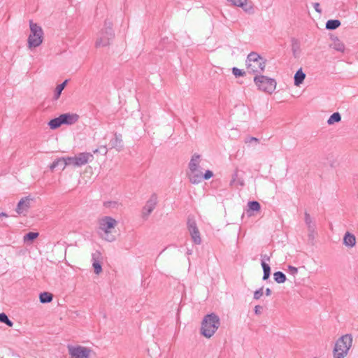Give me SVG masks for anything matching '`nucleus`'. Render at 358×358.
Masks as SVG:
<instances>
[{
    "mask_svg": "<svg viewBox=\"0 0 358 358\" xmlns=\"http://www.w3.org/2000/svg\"><path fill=\"white\" fill-rule=\"evenodd\" d=\"M99 150H100V152L102 154V155H106L107 152H108V150L106 148V146H101L99 148Z\"/></svg>",
    "mask_w": 358,
    "mask_h": 358,
    "instance_id": "obj_48",
    "label": "nucleus"
},
{
    "mask_svg": "<svg viewBox=\"0 0 358 358\" xmlns=\"http://www.w3.org/2000/svg\"><path fill=\"white\" fill-rule=\"evenodd\" d=\"M246 66L249 73H262L264 71L266 60L256 52H251L247 57Z\"/></svg>",
    "mask_w": 358,
    "mask_h": 358,
    "instance_id": "obj_3",
    "label": "nucleus"
},
{
    "mask_svg": "<svg viewBox=\"0 0 358 358\" xmlns=\"http://www.w3.org/2000/svg\"><path fill=\"white\" fill-rule=\"evenodd\" d=\"M62 118L60 115L58 117L53 118L48 122V126L51 129H56L62 125Z\"/></svg>",
    "mask_w": 358,
    "mask_h": 358,
    "instance_id": "obj_27",
    "label": "nucleus"
},
{
    "mask_svg": "<svg viewBox=\"0 0 358 358\" xmlns=\"http://www.w3.org/2000/svg\"><path fill=\"white\" fill-rule=\"evenodd\" d=\"M230 185L231 186H233V185L238 186V185H239V186H241V187L245 185L244 180L243 178L238 177V169H236L235 172L232 175V179L230 181Z\"/></svg>",
    "mask_w": 358,
    "mask_h": 358,
    "instance_id": "obj_20",
    "label": "nucleus"
},
{
    "mask_svg": "<svg viewBox=\"0 0 358 358\" xmlns=\"http://www.w3.org/2000/svg\"><path fill=\"white\" fill-rule=\"evenodd\" d=\"M313 6L315 8V11L320 14L322 13V9L320 8V5L317 2L313 3Z\"/></svg>",
    "mask_w": 358,
    "mask_h": 358,
    "instance_id": "obj_45",
    "label": "nucleus"
},
{
    "mask_svg": "<svg viewBox=\"0 0 358 358\" xmlns=\"http://www.w3.org/2000/svg\"><path fill=\"white\" fill-rule=\"evenodd\" d=\"M193 120H194V122H197V119H196V117H193Z\"/></svg>",
    "mask_w": 358,
    "mask_h": 358,
    "instance_id": "obj_52",
    "label": "nucleus"
},
{
    "mask_svg": "<svg viewBox=\"0 0 358 358\" xmlns=\"http://www.w3.org/2000/svg\"><path fill=\"white\" fill-rule=\"evenodd\" d=\"M243 6H241L245 13L248 14H253L255 13L254 5L252 2L248 3V0L243 3Z\"/></svg>",
    "mask_w": 358,
    "mask_h": 358,
    "instance_id": "obj_31",
    "label": "nucleus"
},
{
    "mask_svg": "<svg viewBox=\"0 0 358 358\" xmlns=\"http://www.w3.org/2000/svg\"><path fill=\"white\" fill-rule=\"evenodd\" d=\"M341 120V115L338 112H335L327 120V124L329 125L334 124V123L339 122Z\"/></svg>",
    "mask_w": 358,
    "mask_h": 358,
    "instance_id": "obj_30",
    "label": "nucleus"
},
{
    "mask_svg": "<svg viewBox=\"0 0 358 358\" xmlns=\"http://www.w3.org/2000/svg\"><path fill=\"white\" fill-rule=\"evenodd\" d=\"M187 224L193 242L195 244L200 245L201 243V238L195 220L188 218Z\"/></svg>",
    "mask_w": 358,
    "mask_h": 358,
    "instance_id": "obj_9",
    "label": "nucleus"
},
{
    "mask_svg": "<svg viewBox=\"0 0 358 358\" xmlns=\"http://www.w3.org/2000/svg\"><path fill=\"white\" fill-rule=\"evenodd\" d=\"M248 209L247 210V213L249 214V215H251L250 213V211L252 212H257L261 209L260 203L257 201H250L248 203Z\"/></svg>",
    "mask_w": 358,
    "mask_h": 358,
    "instance_id": "obj_23",
    "label": "nucleus"
},
{
    "mask_svg": "<svg viewBox=\"0 0 358 358\" xmlns=\"http://www.w3.org/2000/svg\"><path fill=\"white\" fill-rule=\"evenodd\" d=\"M220 324V317L215 313L207 314L201 322V334L206 338H209L216 332Z\"/></svg>",
    "mask_w": 358,
    "mask_h": 358,
    "instance_id": "obj_1",
    "label": "nucleus"
},
{
    "mask_svg": "<svg viewBox=\"0 0 358 358\" xmlns=\"http://www.w3.org/2000/svg\"><path fill=\"white\" fill-rule=\"evenodd\" d=\"M117 224V221L110 216H105L99 220V229L103 232H110Z\"/></svg>",
    "mask_w": 358,
    "mask_h": 358,
    "instance_id": "obj_10",
    "label": "nucleus"
},
{
    "mask_svg": "<svg viewBox=\"0 0 358 358\" xmlns=\"http://www.w3.org/2000/svg\"><path fill=\"white\" fill-rule=\"evenodd\" d=\"M292 52L294 58H298L301 52L300 42L297 38H292Z\"/></svg>",
    "mask_w": 358,
    "mask_h": 358,
    "instance_id": "obj_18",
    "label": "nucleus"
},
{
    "mask_svg": "<svg viewBox=\"0 0 358 358\" xmlns=\"http://www.w3.org/2000/svg\"><path fill=\"white\" fill-rule=\"evenodd\" d=\"M98 152H100L99 148H97V149H95L94 150H93L94 154H96Z\"/></svg>",
    "mask_w": 358,
    "mask_h": 358,
    "instance_id": "obj_51",
    "label": "nucleus"
},
{
    "mask_svg": "<svg viewBox=\"0 0 358 358\" xmlns=\"http://www.w3.org/2000/svg\"><path fill=\"white\" fill-rule=\"evenodd\" d=\"M64 163V157L58 158L55 160L52 164L50 166V170L53 171L55 168L60 166L62 168Z\"/></svg>",
    "mask_w": 358,
    "mask_h": 358,
    "instance_id": "obj_34",
    "label": "nucleus"
},
{
    "mask_svg": "<svg viewBox=\"0 0 358 358\" xmlns=\"http://www.w3.org/2000/svg\"><path fill=\"white\" fill-rule=\"evenodd\" d=\"M39 236V233L30 231L24 236L23 241L27 243H31Z\"/></svg>",
    "mask_w": 358,
    "mask_h": 358,
    "instance_id": "obj_25",
    "label": "nucleus"
},
{
    "mask_svg": "<svg viewBox=\"0 0 358 358\" xmlns=\"http://www.w3.org/2000/svg\"><path fill=\"white\" fill-rule=\"evenodd\" d=\"M69 352L71 358H89L91 350L82 346H69Z\"/></svg>",
    "mask_w": 358,
    "mask_h": 358,
    "instance_id": "obj_8",
    "label": "nucleus"
},
{
    "mask_svg": "<svg viewBox=\"0 0 358 358\" xmlns=\"http://www.w3.org/2000/svg\"><path fill=\"white\" fill-rule=\"evenodd\" d=\"M232 73L235 76L236 78L243 76L245 75V72L241 69H239L236 67L232 68Z\"/></svg>",
    "mask_w": 358,
    "mask_h": 358,
    "instance_id": "obj_38",
    "label": "nucleus"
},
{
    "mask_svg": "<svg viewBox=\"0 0 358 358\" xmlns=\"http://www.w3.org/2000/svg\"><path fill=\"white\" fill-rule=\"evenodd\" d=\"M213 176V171H210V170H207V171H206L204 174H203V180H208V179L211 178Z\"/></svg>",
    "mask_w": 358,
    "mask_h": 358,
    "instance_id": "obj_43",
    "label": "nucleus"
},
{
    "mask_svg": "<svg viewBox=\"0 0 358 358\" xmlns=\"http://www.w3.org/2000/svg\"><path fill=\"white\" fill-rule=\"evenodd\" d=\"M314 239H315V229H308V243L311 245H314Z\"/></svg>",
    "mask_w": 358,
    "mask_h": 358,
    "instance_id": "obj_37",
    "label": "nucleus"
},
{
    "mask_svg": "<svg viewBox=\"0 0 358 358\" xmlns=\"http://www.w3.org/2000/svg\"><path fill=\"white\" fill-rule=\"evenodd\" d=\"M200 157V155L196 153L192 155L188 165L189 171H195L196 169L199 168Z\"/></svg>",
    "mask_w": 358,
    "mask_h": 358,
    "instance_id": "obj_17",
    "label": "nucleus"
},
{
    "mask_svg": "<svg viewBox=\"0 0 358 358\" xmlns=\"http://www.w3.org/2000/svg\"><path fill=\"white\" fill-rule=\"evenodd\" d=\"M30 34L27 39L28 47L31 49L38 47L43 40V31L42 28L32 20L29 22Z\"/></svg>",
    "mask_w": 358,
    "mask_h": 358,
    "instance_id": "obj_5",
    "label": "nucleus"
},
{
    "mask_svg": "<svg viewBox=\"0 0 358 358\" xmlns=\"http://www.w3.org/2000/svg\"><path fill=\"white\" fill-rule=\"evenodd\" d=\"M63 124L71 125L76 123L78 119L79 115L76 113H64L60 115Z\"/></svg>",
    "mask_w": 358,
    "mask_h": 358,
    "instance_id": "obj_13",
    "label": "nucleus"
},
{
    "mask_svg": "<svg viewBox=\"0 0 358 358\" xmlns=\"http://www.w3.org/2000/svg\"><path fill=\"white\" fill-rule=\"evenodd\" d=\"M287 270L292 275H295L298 273V268L291 265L288 266Z\"/></svg>",
    "mask_w": 358,
    "mask_h": 358,
    "instance_id": "obj_44",
    "label": "nucleus"
},
{
    "mask_svg": "<svg viewBox=\"0 0 358 358\" xmlns=\"http://www.w3.org/2000/svg\"><path fill=\"white\" fill-rule=\"evenodd\" d=\"M31 201H32V199L29 196L22 198L18 202L15 209L17 213L20 215L27 213L30 208Z\"/></svg>",
    "mask_w": 358,
    "mask_h": 358,
    "instance_id": "obj_11",
    "label": "nucleus"
},
{
    "mask_svg": "<svg viewBox=\"0 0 358 358\" xmlns=\"http://www.w3.org/2000/svg\"><path fill=\"white\" fill-rule=\"evenodd\" d=\"M261 264H262V267L263 273H264L262 280H266L269 278L270 275H271V267L265 262H261Z\"/></svg>",
    "mask_w": 358,
    "mask_h": 358,
    "instance_id": "obj_28",
    "label": "nucleus"
},
{
    "mask_svg": "<svg viewBox=\"0 0 358 358\" xmlns=\"http://www.w3.org/2000/svg\"><path fill=\"white\" fill-rule=\"evenodd\" d=\"M101 256V253L98 251L92 255V266L96 274H99L102 271V266L100 263Z\"/></svg>",
    "mask_w": 358,
    "mask_h": 358,
    "instance_id": "obj_14",
    "label": "nucleus"
},
{
    "mask_svg": "<svg viewBox=\"0 0 358 358\" xmlns=\"http://www.w3.org/2000/svg\"><path fill=\"white\" fill-rule=\"evenodd\" d=\"M305 222L308 227V229H315V224L313 222L310 215L307 212L305 213Z\"/></svg>",
    "mask_w": 358,
    "mask_h": 358,
    "instance_id": "obj_36",
    "label": "nucleus"
},
{
    "mask_svg": "<svg viewBox=\"0 0 358 358\" xmlns=\"http://www.w3.org/2000/svg\"><path fill=\"white\" fill-rule=\"evenodd\" d=\"M306 78V74L303 72L302 69H299L294 76V83L296 86H299L303 83Z\"/></svg>",
    "mask_w": 358,
    "mask_h": 358,
    "instance_id": "obj_21",
    "label": "nucleus"
},
{
    "mask_svg": "<svg viewBox=\"0 0 358 358\" xmlns=\"http://www.w3.org/2000/svg\"><path fill=\"white\" fill-rule=\"evenodd\" d=\"M244 143L245 144H248V143H255V144H257L259 143V139L256 138V137H252V136H247L245 139H244Z\"/></svg>",
    "mask_w": 358,
    "mask_h": 358,
    "instance_id": "obj_39",
    "label": "nucleus"
},
{
    "mask_svg": "<svg viewBox=\"0 0 358 358\" xmlns=\"http://www.w3.org/2000/svg\"><path fill=\"white\" fill-rule=\"evenodd\" d=\"M188 178L192 184H199L203 180V173L199 169H196L195 171H190Z\"/></svg>",
    "mask_w": 358,
    "mask_h": 358,
    "instance_id": "obj_16",
    "label": "nucleus"
},
{
    "mask_svg": "<svg viewBox=\"0 0 358 358\" xmlns=\"http://www.w3.org/2000/svg\"><path fill=\"white\" fill-rule=\"evenodd\" d=\"M262 306H259V305H257L255 306V313L256 315H260L262 313Z\"/></svg>",
    "mask_w": 358,
    "mask_h": 358,
    "instance_id": "obj_46",
    "label": "nucleus"
},
{
    "mask_svg": "<svg viewBox=\"0 0 358 358\" xmlns=\"http://www.w3.org/2000/svg\"><path fill=\"white\" fill-rule=\"evenodd\" d=\"M67 83H68V80H65L63 83H62L61 84H59L57 86L55 91V94H54V99L57 100L59 98V96L62 94V92L63 91L64 87L66 86Z\"/></svg>",
    "mask_w": 358,
    "mask_h": 358,
    "instance_id": "obj_26",
    "label": "nucleus"
},
{
    "mask_svg": "<svg viewBox=\"0 0 358 358\" xmlns=\"http://www.w3.org/2000/svg\"><path fill=\"white\" fill-rule=\"evenodd\" d=\"M0 322L6 324L9 327L13 326V322L8 318L5 313H0Z\"/></svg>",
    "mask_w": 358,
    "mask_h": 358,
    "instance_id": "obj_32",
    "label": "nucleus"
},
{
    "mask_svg": "<svg viewBox=\"0 0 358 358\" xmlns=\"http://www.w3.org/2000/svg\"><path fill=\"white\" fill-rule=\"evenodd\" d=\"M8 215L6 213L2 212L0 213V217H8Z\"/></svg>",
    "mask_w": 358,
    "mask_h": 358,
    "instance_id": "obj_50",
    "label": "nucleus"
},
{
    "mask_svg": "<svg viewBox=\"0 0 358 358\" xmlns=\"http://www.w3.org/2000/svg\"><path fill=\"white\" fill-rule=\"evenodd\" d=\"M105 236H103V238L109 242L114 241L115 238V236L112 235L110 232H104Z\"/></svg>",
    "mask_w": 358,
    "mask_h": 358,
    "instance_id": "obj_42",
    "label": "nucleus"
},
{
    "mask_svg": "<svg viewBox=\"0 0 358 358\" xmlns=\"http://www.w3.org/2000/svg\"><path fill=\"white\" fill-rule=\"evenodd\" d=\"M76 156L64 157V166H62V170H64L65 169V167L69 165H73V166H76Z\"/></svg>",
    "mask_w": 358,
    "mask_h": 358,
    "instance_id": "obj_35",
    "label": "nucleus"
},
{
    "mask_svg": "<svg viewBox=\"0 0 358 358\" xmlns=\"http://www.w3.org/2000/svg\"><path fill=\"white\" fill-rule=\"evenodd\" d=\"M274 280L279 284L284 283L286 280L285 274L282 271H276L273 273Z\"/></svg>",
    "mask_w": 358,
    "mask_h": 358,
    "instance_id": "obj_29",
    "label": "nucleus"
},
{
    "mask_svg": "<svg viewBox=\"0 0 358 358\" xmlns=\"http://www.w3.org/2000/svg\"><path fill=\"white\" fill-rule=\"evenodd\" d=\"M76 166H81L85 165L89 162H92L94 157L90 152H80L76 155Z\"/></svg>",
    "mask_w": 358,
    "mask_h": 358,
    "instance_id": "obj_12",
    "label": "nucleus"
},
{
    "mask_svg": "<svg viewBox=\"0 0 358 358\" xmlns=\"http://www.w3.org/2000/svg\"><path fill=\"white\" fill-rule=\"evenodd\" d=\"M352 344V334H347L339 338L335 344L334 348V358H344Z\"/></svg>",
    "mask_w": 358,
    "mask_h": 358,
    "instance_id": "obj_4",
    "label": "nucleus"
},
{
    "mask_svg": "<svg viewBox=\"0 0 358 358\" xmlns=\"http://www.w3.org/2000/svg\"><path fill=\"white\" fill-rule=\"evenodd\" d=\"M315 358H317V357H315Z\"/></svg>",
    "mask_w": 358,
    "mask_h": 358,
    "instance_id": "obj_53",
    "label": "nucleus"
},
{
    "mask_svg": "<svg viewBox=\"0 0 358 358\" xmlns=\"http://www.w3.org/2000/svg\"><path fill=\"white\" fill-rule=\"evenodd\" d=\"M109 144L111 148H115L119 152L121 151L123 148L122 134L115 133L114 138L110 141Z\"/></svg>",
    "mask_w": 358,
    "mask_h": 358,
    "instance_id": "obj_15",
    "label": "nucleus"
},
{
    "mask_svg": "<svg viewBox=\"0 0 358 358\" xmlns=\"http://www.w3.org/2000/svg\"><path fill=\"white\" fill-rule=\"evenodd\" d=\"M254 82L259 90L271 94L275 89L276 81L273 78L263 75H257Z\"/></svg>",
    "mask_w": 358,
    "mask_h": 358,
    "instance_id": "obj_6",
    "label": "nucleus"
},
{
    "mask_svg": "<svg viewBox=\"0 0 358 358\" xmlns=\"http://www.w3.org/2000/svg\"><path fill=\"white\" fill-rule=\"evenodd\" d=\"M261 261H262V262H265V261L269 262L270 261V257L268 256L267 255H261Z\"/></svg>",
    "mask_w": 358,
    "mask_h": 358,
    "instance_id": "obj_47",
    "label": "nucleus"
},
{
    "mask_svg": "<svg viewBox=\"0 0 358 358\" xmlns=\"http://www.w3.org/2000/svg\"><path fill=\"white\" fill-rule=\"evenodd\" d=\"M341 21L338 20H329L326 22V29L328 30H335L341 26Z\"/></svg>",
    "mask_w": 358,
    "mask_h": 358,
    "instance_id": "obj_24",
    "label": "nucleus"
},
{
    "mask_svg": "<svg viewBox=\"0 0 358 358\" xmlns=\"http://www.w3.org/2000/svg\"><path fill=\"white\" fill-rule=\"evenodd\" d=\"M52 299L53 294L48 292H43L39 294V300L42 303H50L52 301Z\"/></svg>",
    "mask_w": 358,
    "mask_h": 358,
    "instance_id": "obj_22",
    "label": "nucleus"
},
{
    "mask_svg": "<svg viewBox=\"0 0 358 358\" xmlns=\"http://www.w3.org/2000/svg\"><path fill=\"white\" fill-rule=\"evenodd\" d=\"M333 48L336 50L341 52H343L345 50V45L338 38L334 41Z\"/></svg>",
    "mask_w": 358,
    "mask_h": 358,
    "instance_id": "obj_33",
    "label": "nucleus"
},
{
    "mask_svg": "<svg viewBox=\"0 0 358 358\" xmlns=\"http://www.w3.org/2000/svg\"><path fill=\"white\" fill-rule=\"evenodd\" d=\"M356 243L355 236L350 232H346L343 237V244L347 247H353Z\"/></svg>",
    "mask_w": 358,
    "mask_h": 358,
    "instance_id": "obj_19",
    "label": "nucleus"
},
{
    "mask_svg": "<svg viewBox=\"0 0 358 358\" xmlns=\"http://www.w3.org/2000/svg\"><path fill=\"white\" fill-rule=\"evenodd\" d=\"M265 294L266 296H270L271 294V290L270 288H266L265 290Z\"/></svg>",
    "mask_w": 358,
    "mask_h": 358,
    "instance_id": "obj_49",
    "label": "nucleus"
},
{
    "mask_svg": "<svg viewBox=\"0 0 358 358\" xmlns=\"http://www.w3.org/2000/svg\"><path fill=\"white\" fill-rule=\"evenodd\" d=\"M233 6L241 7L243 6V3L245 2V0H227Z\"/></svg>",
    "mask_w": 358,
    "mask_h": 358,
    "instance_id": "obj_41",
    "label": "nucleus"
},
{
    "mask_svg": "<svg viewBox=\"0 0 358 358\" xmlns=\"http://www.w3.org/2000/svg\"><path fill=\"white\" fill-rule=\"evenodd\" d=\"M113 23L106 20L104 21L103 28H102L97 34L95 47H106L110 45L111 41L115 38V32L113 29Z\"/></svg>",
    "mask_w": 358,
    "mask_h": 358,
    "instance_id": "obj_2",
    "label": "nucleus"
},
{
    "mask_svg": "<svg viewBox=\"0 0 358 358\" xmlns=\"http://www.w3.org/2000/svg\"><path fill=\"white\" fill-rule=\"evenodd\" d=\"M263 289H264V287H262L261 288H259V289H257L254 292V299H255L258 300L261 298V296L263 295Z\"/></svg>",
    "mask_w": 358,
    "mask_h": 358,
    "instance_id": "obj_40",
    "label": "nucleus"
},
{
    "mask_svg": "<svg viewBox=\"0 0 358 358\" xmlns=\"http://www.w3.org/2000/svg\"><path fill=\"white\" fill-rule=\"evenodd\" d=\"M157 195L153 193L150 199L147 201L145 205L142 210V217L143 219H147L150 213L153 211L157 204Z\"/></svg>",
    "mask_w": 358,
    "mask_h": 358,
    "instance_id": "obj_7",
    "label": "nucleus"
}]
</instances>
